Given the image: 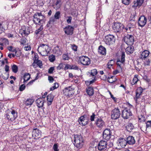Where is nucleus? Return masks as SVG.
<instances>
[{
    "label": "nucleus",
    "instance_id": "nucleus-1",
    "mask_svg": "<svg viewBox=\"0 0 151 151\" xmlns=\"http://www.w3.org/2000/svg\"><path fill=\"white\" fill-rule=\"evenodd\" d=\"M125 61V54L124 52H122L120 58H117L116 60L117 69L114 71L113 73L114 75L122 72V66L124 65Z\"/></svg>",
    "mask_w": 151,
    "mask_h": 151
},
{
    "label": "nucleus",
    "instance_id": "nucleus-2",
    "mask_svg": "<svg viewBox=\"0 0 151 151\" xmlns=\"http://www.w3.org/2000/svg\"><path fill=\"white\" fill-rule=\"evenodd\" d=\"M43 12H36L33 16V21L35 24L40 25L45 22V16L42 13Z\"/></svg>",
    "mask_w": 151,
    "mask_h": 151
},
{
    "label": "nucleus",
    "instance_id": "nucleus-3",
    "mask_svg": "<svg viewBox=\"0 0 151 151\" xmlns=\"http://www.w3.org/2000/svg\"><path fill=\"white\" fill-rule=\"evenodd\" d=\"M150 52L147 50H145L140 54V58L144 61L145 63L147 65H149L151 62V57L149 56Z\"/></svg>",
    "mask_w": 151,
    "mask_h": 151
},
{
    "label": "nucleus",
    "instance_id": "nucleus-4",
    "mask_svg": "<svg viewBox=\"0 0 151 151\" xmlns=\"http://www.w3.org/2000/svg\"><path fill=\"white\" fill-rule=\"evenodd\" d=\"M74 138L75 146L78 148H81L84 144V140L82 137L80 135L76 134L75 135Z\"/></svg>",
    "mask_w": 151,
    "mask_h": 151
},
{
    "label": "nucleus",
    "instance_id": "nucleus-5",
    "mask_svg": "<svg viewBox=\"0 0 151 151\" xmlns=\"http://www.w3.org/2000/svg\"><path fill=\"white\" fill-rule=\"evenodd\" d=\"M48 44H40L37 49L39 53L43 56L47 55V50L48 49Z\"/></svg>",
    "mask_w": 151,
    "mask_h": 151
},
{
    "label": "nucleus",
    "instance_id": "nucleus-6",
    "mask_svg": "<svg viewBox=\"0 0 151 151\" xmlns=\"http://www.w3.org/2000/svg\"><path fill=\"white\" fill-rule=\"evenodd\" d=\"M123 40L127 45H131L133 44L134 38L132 35H127L124 37Z\"/></svg>",
    "mask_w": 151,
    "mask_h": 151
},
{
    "label": "nucleus",
    "instance_id": "nucleus-7",
    "mask_svg": "<svg viewBox=\"0 0 151 151\" xmlns=\"http://www.w3.org/2000/svg\"><path fill=\"white\" fill-rule=\"evenodd\" d=\"M89 120V116L86 114H84L79 118L78 122L80 125L82 126H85L88 123Z\"/></svg>",
    "mask_w": 151,
    "mask_h": 151
},
{
    "label": "nucleus",
    "instance_id": "nucleus-8",
    "mask_svg": "<svg viewBox=\"0 0 151 151\" xmlns=\"http://www.w3.org/2000/svg\"><path fill=\"white\" fill-rule=\"evenodd\" d=\"M124 25L119 22H115L113 26V29L115 32L120 33L122 31Z\"/></svg>",
    "mask_w": 151,
    "mask_h": 151
},
{
    "label": "nucleus",
    "instance_id": "nucleus-9",
    "mask_svg": "<svg viewBox=\"0 0 151 151\" xmlns=\"http://www.w3.org/2000/svg\"><path fill=\"white\" fill-rule=\"evenodd\" d=\"M17 117V113L15 110H13L10 114L6 115V118L9 121L12 122L14 121Z\"/></svg>",
    "mask_w": 151,
    "mask_h": 151
},
{
    "label": "nucleus",
    "instance_id": "nucleus-10",
    "mask_svg": "<svg viewBox=\"0 0 151 151\" xmlns=\"http://www.w3.org/2000/svg\"><path fill=\"white\" fill-rule=\"evenodd\" d=\"M111 118L114 119H116L119 117L121 112L118 108H115L111 112Z\"/></svg>",
    "mask_w": 151,
    "mask_h": 151
},
{
    "label": "nucleus",
    "instance_id": "nucleus-11",
    "mask_svg": "<svg viewBox=\"0 0 151 151\" xmlns=\"http://www.w3.org/2000/svg\"><path fill=\"white\" fill-rule=\"evenodd\" d=\"M111 130L110 129H106L103 132V139L106 141L109 140L111 137Z\"/></svg>",
    "mask_w": 151,
    "mask_h": 151
},
{
    "label": "nucleus",
    "instance_id": "nucleus-12",
    "mask_svg": "<svg viewBox=\"0 0 151 151\" xmlns=\"http://www.w3.org/2000/svg\"><path fill=\"white\" fill-rule=\"evenodd\" d=\"M104 40L106 44L110 45L112 44L114 42L115 39L113 35H109L105 36Z\"/></svg>",
    "mask_w": 151,
    "mask_h": 151
},
{
    "label": "nucleus",
    "instance_id": "nucleus-13",
    "mask_svg": "<svg viewBox=\"0 0 151 151\" xmlns=\"http://www.w3.org/2000/svg\"><path fill=\"white\" fill-rule=\"evenodd\" d=\"M81 63L83 65H88L91 63L90 58L86 56H81L79 57Z\"/></svg>",
    "mask_w": 151,
    "mask_h": 151
},
{
    "label": "nucleus",
    "instance_id": "nucleus-14",
    "mask_svg": "<svg viewBox=\"0 0 151 151\" xmlns=\"http://www.w3.org/2000/svg\"><path fill=\"white\" fill-rule=\"evenodd\" d=\"M132 114L129 109L125 108L122 111V116L124 119H127L132 116Z\"/></svg>",
    "mask_w": 151,
    "mask_h": 151
},
{
    "label": "nucleus",
    "instance_id": "nucleus-15",
    "mask_svg": "<svg viewBox=\"0 0 151 151\" xmlns=\"http://www.w3.org/2000/svg\"><path fill=\"white\" fill-rule=\"evenodd\" d=\"M30 28L28 26H22V29H20L19 33L22 36L27 35L30 33Z\"/></svg>",
    "mask_w": 151,
    "mask_h": 151
},
{
    "label": "nucleus",
    "instance_id": "nucleus-16",
    "mask_svg": "<svg viewBox=\"0 0 151 151\" xmlns=\"http://www.w3.org/2000/svg\"><path fill=\"white\" fill-rule=\"evenodd\" d=\"M63 94L66 96L70 97L74 94V90L70 86L65 88L63 91Z\"/></svg>",
    "mask_w": 151,
    "mask_h": 151
},
{
    "label": "nucleus",
    "instance_id": "nucleus-17",
    "mask_svg": "<svg viewBox=\"0 0 151 151\" xmlns=\"http://www.w3.org/2000/svg\"><path fill=\"white\" fill-rule=\"evenodd\" d=\"M147 18L145 16H141L138 19V26L141 27H143L146 24L147 22Z\"/></svg>",
    "mask_w": 151,
    "mask_h": 151
},
{
    "label": "nucleus",
    "instance_id": "nucleus-18",
    "mask_svg": "<svg viewBox=\"0 0 151 151\" xmlns=\"http://www.w3.org/2000/svg\"><path fill=\"white\" fill-rule=\"evenodd\" d=\"M97 147L99 150H105L107 148V142L105 141H101L99 143Z\"/></svg>",
    "mask_w": 151,
    "mask_h": 151
},
{
    "label": "nucleus",
    "instance_id": "nucleus-19",
    "mask_svg": "<svg viewBox=\"0 0 151 151\" xmlns=\"http://www.w3.org/2000/svg\"><path fill=\"white\" fill-rule=\"evenodd\" d=\"M74 29L73 27L68 25L64 28V30L65 34L68 35H71L73 33Z\"/></svg>",
    "mask_w": 151,
    "mask_h": 151
},
{
    "label": "nucleus",
    "instance_id": "nucleus-20",
    "mask_svg": "<svg viewBox=\"0 0 151 151\" xmlns=\"http://www.w3.org/2000/svg\"><path fill=\"white\" fill-rule=\"evenodd\" d=\"M95 124L98 127L102 128L105 125V122L101 118H97L95 121Z\"/></svg>",
    "mask_w": 151,
    "mask_h": 151
},
{
    "label": "nucleus",
    "instance_id": "nucleus-21",
    "mask_svg": "<svg viewBox=\"0 0 151 151\" xmlns=\"http://www.w3.org/2000/svg\"><path fill=\"white\" fill-rule=\"evenodd\" d=\"M41 135V132L40 130L37 128H35L33 129L32 133L33 137H37V138H39L40 137Z\"/></svg>",
    "mask_w": 151,
    "mask_h": 151
},
{
    "label": "nucleus",
    "instance_id": "nucleus-22",
    "mask_svg": "<svg viewBox=\"0 0 151 151\" xmlns=\"http://www.w3.org/2000/svg\"><path fill=\"white\" fill-rule=\"evenodd\" d=\"M118 146H120L122 148H124L127 144V141L125 139L121 138L118 139L117 142Z\"/></svg>",
    "mask_w": 151,
    "mask_h": 151
},
{
    "label": "nucleus",
    "instance_id": "nucleus-23",
    "mask_svg": "<svg viewBox=\"0 0 151 151\" xmlns=\"http://www.w3.org/2000/svg\"><path fill=\"white\" fill-rule=\"evenodd\" d=\"M126 140L127 144L130 145H133L135 142L134 138L132 136H129L126 138Z\"/></svg>",
    "mask_w": 151,
    "mask_h": 151
},
{
    "label": "nucleus",
    "instance_id": "nucleus-24",
    "mask_svg": "<svg viewBox=\"0 0 151 151\" xmlns=\"http://www.w3.org/2000/svg\"><path fill=\"white\" fill-rule=\"evenodd\" d=\"M142 89L141 87L139 88L136 91V94L134 99L137 101V99L140 98V95L142 93Z\"/></svg>",
    "mask_w": 151,
    "mask_h": 151
},
{
    "label": "nucleus",
    "instance_id": "nucleus-25",
    "mask_svg": "<svg viewBox=\"0 0 151 151\" xmlns=\"http://www.w3.org/2000/svg\"><path fill=\"white\" fill-rule=\"evenodd\" d=\"M56 20L53 17H52L50 19L49 21L48 22V23L47 24V27L52 26V25L56 23Z\"/></svg>",
    "mask_w": 151,
    "mask_h": 151
},
{
    "label": "nucleus",
    "instance_id": "nucleus-26",
    "mask_svg": "<svg viewBox=\"0 0 151 151\" xmlns=\"http://www.w3.org/2000/svg\"><path fill=\"white\" fill-rule=\"evenodd\" d=\"M144 0H135L133 2L134 4L132 5L133 7H136L137 6H140L143 3Z\"/></svg>",
    "mask_w": 151,
    "mask_h": 151
},
{
    "label": "nucleus",
    "instance_id": "nucleus-27",
    "mask_svg": "<svg viewBox=\"0 0 151 151\" xmlns=\"http://www.w3.org/2000/svg\"><path fill=\"white\" fill-rule=\"evenodd\" d=\"M62 5L61 0H56V2L53 5L54 8L56 10L58 9Z\"/></svg>",
    "mask_w": 151,
    "mask_h": 151
},
{
    "label": "nucleus",
    "instance_id": "nucleus-28",
    "mask_svg": "<svg viewBox=\"0 0 151 151\" xmlns=\"http://www.w3.org/2000/svg\"><path fill=\"white\" fill-rule=\"evenodd\" d=\"M99 53L102 55H105L106 53V49L102 45H100L98 49Z\"/></svg>",
    "mask_w": 151,
    "mask_h": 151
},
{
    "label": "nucleus",
    "instance_id": "nucleus-29",
    "mask_svg": "<svg viewBox=\"0 0 151 151\" xmlns=\"http://www.w3.org/2000/svg\"><path fill=\"white\" fill-rule=\"evenodd\" d=\"M36 103L37 106L40 108L43 106L44 101L42 98H38L36 101Z\"/></svg>",
    "mask_w": 151,
    "mask_h": 151
},
{
    "label": "nucleus",
    "instance_id": "nucleus-30",
    "mask_svg": "<svg viewBox=\"0 0 151 151\" xmlns=\"http://www.w3.org/2000/svg\"><path fill=\"white\" fill-rule=\"evenodd\" d=\"M134 47L132 45H129L125 49L126 52L128 54H130L133 53Z\"/></svg>",
    "mask_w": 151,
    "mask_h": 151
},
{
    "label": "nucleus",
    "instance_id": "nucleus-31",
    "mask_svg": "<svg viewBox=\"0 0 151 151\" xmlns=\"http://www.w3.org/2000/svg\"><path fill=\"white\" fill-rule=\"evenodd\" d=\"M54 96L51 94H49L47 96V100L48 101V104L49 105H50L51 104L54 99Z\"/></svg>",
    "mask_w": 151,
    "mask_h": 151
},
{
    "label": "nucleus",
    "instance_id": "nucleus-32",
    "mask_svg": "<svg viewBox=\"0 0 151 151\" xmlns=\"http://www.w3.org/2000/svg\"><path fill=\"white\" fill-rule=\"evenodd\" d=\"M132 28L131 25L129 24L126 27L124 26L122 31H126L127 33H129L131 32V29Z\"/></svg>",
    "mask_w": 151,
    "mask_h": 151
},
{
    "label": "nucleus",
    "instance_id": "nucleus-33",
    "mask_svg": "<svg viewBox=\"0 0 151 151\" xmlns=\"http://www.w3.org/2000/svg\"><path fill=\"white\" fill-rule=\"evenodd\" d=\"M86 91L87 94L89 96L93 95L94 94L93 89L92 87H89L86 88Z\"/></svg>",
    "mask_w": 151,
    "mask_h": 151
},
{
    "label": "nucleus",
    "instance_id": "nucleus-34",
    "mask_svg": "<svg viewBox=\"0 0 151 151\" xmlns=\"http://www.w3.org/2000/svg\"><path fill=\"white\" fill-rule=\"evenodd\" d=\"M34 101V100L32 99H27L24 103L26 106H30L32 104Z\"/></svg>",
    "mask_w": 151,
    "mask_h": 151
},
{
    "label": "nucleus",
    "instance_id": "nucleus-35",
    "mask_svg": "<svg viewBox=\"0 0 151 151\" xmlns=\"http://www.w3.org/2000/svg\"><path fill=\"white\" fill-rule=\"evenodd\" d=\"M126 129L129 132H131L134 128V127L131 123H129L126 126Z\"/></svg>",
    "mask_w": 151,
    "mask_h": 151
},
{
    "label": "nucleus",
    "instance_id": "nucleus-36",
    "mask_svg": "<svg viewBox=\"0 0 151 151\" xmlns=\"http://www.w3.org/2000/svg\"><path fill=\"white\" fill-rule=\"evenodd\" d=\"M24 83H25V82L28 81L30 78V76L29 73H25L24 76Z\"/></svg>",
    "mask_w": 151,
    "mask_h": 151
},
{
    "label": "nucleus",
    "instance_id": "nucleus-37",
    "mask_svg": "<svg viewBox=\"0 0 151 151\" xmlns=\"http://www.w3.org/2000/svg\"><path fill=\"white\" fill-rule=\"evenodd\" d=\"M38 58L37 57H35V60H37L36 63L40 68H42V62L40 60H38Z\"/></svg>",
    "mask_w": 151,
    "mask_h": 151
},
{
    "label": "nucleus",
    "instance_id": "nucleus-38",
    "mask_svg": "<svg viewBox=\"0 0 151 151\" xmlns=\"http://www.w3.org/2000/svg\"><path fill=\"white\" fill-rule=\"evenodd\" d=\"M57 19H58L60 17V12L59 11H57L55 13L54 17Z\"/></svg>",
    "mask_w": 151,
    "mask_h": 151
},
{
    "label": "nucleus",
    "instance_id": "nucleus-39",
    "mask_svg": "<svg viewBox=\"0 0 151 151\" xmlns=\"http://www.w3.org/2000/svg\"><path fill=\"white\" fill-rule=\"evenodd\" d=\"M139 80L137 77V75H135L131 83V84L132 85H134L137 83Z\"/></svg>",
    "mask_w": 151,
    "mask_h": 151
},
{
    "label": "nucleus",
    "instance_id": "nucleus-40",
    "mask_svg": "<svg viewBox=\"0 0 151 151\" xmlns=\"http://www.w3.org/2000/svg\"><path fill=\"white\" fill-rule=\"evenodd\" d=\"M59 86V84L58 83H54L53 86L50 88V91H53L54 89L57 88Z\"/></svg>",
    "mask_w": 151,
    "mask_h": 151
},
{
    "label": "nucleus",
    "instance_id": "nucleus-41",
    "mask_svg": "<svg viewBox=\"0 0 151 151\" xmlns=\"http://www.w3.org/2000/svg\"><path fill=\"white\" fill-rule=\"evenodd\" d=\"M12 71L14 73H16L18 71V67L16 65H14L12 67Z\"/></svg>",
    "mask_w": 151,
    "mask_h": 151
},
{
    "label": "nucleus",
    "instance_id": "nucleus-42",
    "mask_svg": "<svg viewBox=\"0 0 151 151\" xmlns=\"http://www.w3.org/2000/svg\"><path fill=\"white\" fill-rule=\"evenodd\" d=\"M1 40L4 45H8L9 44V41L8 39L5 38H2Z\"/></svg>",
    "mask_w": 151,
    "mask_h": 151
},
{
    "label": "nucleus",
    "instance_id": "nucleus-43",
    "mask_svg": "<svg viewBox=\"0 0 151 151\" xmlns=\"http://www.w3.org/2000/svg\"><path fill=\"white\" fill-rule=\"evenodd\" d=\"M139 122H144L146 119L145 117L142 115H141L138 117Z\"/></svg>",
    "mask_w": 151,
    "mask_h": 151
},
{
    "label": "nucleus",
    "instance_id": "nucleus-44",
    "mask_svg": "<svg viewBox=\"0 0 151 151\" xmlns=\"http://www.w3.org/2000/svg\"><path fill=\"white\" fill-rule=\"evenodd\" d=\"M49 60L51 62H53L55 60V57L54 55H52L49 57Z\"/></svg>",
    "mask_w": 151,
    "mask_h": 151
},
{
    "label": "nucleus",
    "instance_id": "nucleus-45",
    "mask_svg": "<svg viewBox=\"0 0 151 151\" xmlns=\"http://www.w3.org/2000/svg\"><path fill=\"white\" fill-rule=\"evenodd\" d=\"M97 73V70L96 69H94L92 70L91 72V75L92 76H93L96 75Z\"/></svg>",
    "mask_w": 151,
    "mask_h": 151
},
{
    "label": "nucleus",
    "instance_id": "nucleus-46",
    "mask_svg": "<svg viewBox=\"0 0 151 151\" xmlns=\"http://www.w3.org/2000/svg\"><path fill=\"white\" fill-rule=\"evenodd\" d=\"M96 116L94 113H92V115L90 116V120L91 121V122L94 121V119L96 118Z\"/></svg>",
    "mask_w": 151,
    "mask_h": 151
},
{
    "label": "nucleus",
    "instance_id": "nucleus-47",
    "mask_svg": "<svg viewBox=\"0 0 151 151\" xmlns=\"http://www.w3.org/2000/svg\"><path fill=\"white\" fill-rule=\"evenodd\" d=\"M37 4L39 6H43L44 4L42 0H37Z\"/></svg>",
    "mask_w": 151,
    "mask_h": 151
},
{
    "label": "nucleus",
    "instance_id": "nucleus-48",
    "mask_svg": "<svg viewBox=\"0 0 151 151\" xmlns=\"http://www.w3.org/2000/svg\"><path fill=\"white\" fill-rule=\"evenodd\" d=\"M146 124V128H151V120L148 121L145 123Z\"/></svg>",
    "mask_w": 151,
    "mask_h": 151
},
{
    "label": "nucleus",
    "instance_id": "nucleus-49",
    "mask_svg": "<svg viewBox=\"0 0 151 151\" xmlns=\"http://www.w3.org/2000/svg\"><path fill=\"white\" fill-rule=\"evenodd\" d=\"M122 3L126 5H128L131 2L130 0H122Z\"/></svg>",
    "mask_w": 151,
    "mask_h": 151
},
{
    "label": "nucleus",
    "instance_id": "nucleus-50",
    "mask_svg": "<svg viewBox=\"0 0 151 151\" xmlns=\"http://www.w3.org/2000/svg\"><path fill=\"white\" fill-rule=\"evenodd\" d=\"M58 146L57 144H55L54 145L53 147V149L54 151H59V149H58Z\"/></svg>",
    "mask_w": 151,
    "mask_h": 151
},
{
    "label": "nucleus",
    "instance_id": "nucleus-51",
    "mask_svg": "<svg viewBox=\"0 0 151 151\" xmlns=\"http://www.w3.org/2000/svg\"><path fill=\"white\" fill-rule=\"evenodd\" d=\"M63 58L64 60H68L69 58L67 54H64L63 56Z\"/></svg>",
    "mask_w": 151,
    "mask_h": 151
},
{
    "label": "nucleus",
    "instance_id": "nucleus-52",
    "mask_svg": "<svg viewBox=\"0 0 151 151\" xmlns=\"http://www.w3.org/2000/svg\"><path fill=\"white\" fill-rule=\"evenodd\" d=\"M54 70V67H52L48 69V73L49 74H52L53 70Z\"/></svg>",
    "mask_w": 151,
    "mask_h": 151
},
{
    "label": "nucleus",
    "instance_id": "nucleus-53",
    "mask_svg": "<svg viewBox=\"0 0 151 151\" xmlns=\"http://www.w3.org/2000/svg\"><path fill=\"white\" fill-rule=\"evenodd\" d=\"M116 80L115 78L113 80L112 78H109V77L107 79V81L110 83H112L113 82H114Z\"/></svg>",
    "mask_w": 151,
    "mask_h": 151
},
{
    "label": "nucleus",
    "instance_id": "nucleus-54",
    "mask_svg": "<svg viewBox=\"0 0 151 151\" xmlns=\"http://www.w3.org/2000/svg\"><path fill=\"white\" fill-rule=\"evenodd\" d=\"M25 87L24 84H22L20 86L19 90L20 91H22L25 89Z\"/></svg>",
    "mask_w": 151,
    "mask_h": 151
},
{
    "label": "nucleus",
    "instance_id": "nucleus-55",
    "mask_svg": "<svg viewBox=\"0 0 151 151\" xmlns=\"http://www.w3.org/2000/svg\"><path fill=\"white\" fill-rule=\"evenodd\" d=\"M68 19L67 20L66 22L67 23L70 24L71 23L72 18L71 16H68L67 17Z\"/></svg>",
    "mask_w": 151,
    "mask_h": 151
},
{
    "label": "nucleus",
    "instance_id": "nucleus-56",
    "mask_svg": "<svg viewBox=\"0 0 151 151\" xmlns=\"http://www.w3.org/2000/svg\"><path fill=\"white\" fill-rule=\"evenodd\" d=\"M70 69L77 70L78 69V67L76 65H72L70 67Z\"/></svg>",
    "mask_w": 151,
    "mask_h": 151
},
{
    "label": "nucleus",
    "instance_id": "nucleus-57",
    "mask_svg": "<svg viewBox=\"0 0 151 151\" xmlns=\"http://www.w3.org/2000/svg\"><path fill=\"white\" fill-rule=\"evenodd\" d=\"M94 79H92L91 81H87L86 82V84L87 85H90L92 83H93L94 82Z\"/></svg>",
    "mask_w": 151,
    "mask_h": 151
},
{
    "label": "nucleus",
    "instance_id": "nucleus-58",
    "mask_svg": "<svg viewBox=\"0 0 151 151\" xmlns=\"http://www.w3.org/2000/svg\"><path fill=\"white\" fill-rule=\"evenodd\" d=\"M109 93L111 96V98L114 100L115 102H116L117 101V99L114 97L112 95L111 92L109 91Z\"/></svg>",
    "mask_w": 151,
    "mask_h": 151
},
{
    "label": "nucleus",
    "instance_id": "nucleus-59",
    "mask_svg": "<svg viewBox=\"0 0 151 151\" xmlns=\"http://www.w3.org/2000/svg\"><path fill=\"white\" fill-rule=\"evenodd\" d=\"M72 50L75 51L77 50V47L75 45H72Z\"/></svg>",
    "mask_w": 151,
    "mask_h": 151
},
{
    "label": "nucleus",
    "instance_id": "nucleus-60",
    "mask_svg": "<svg viewBox=\"0 0 151 151\" xmlns=\"http://www.w3.org/2000/svg\"><path fill=\"white\" fill-rule=\"evenodd\" d=\"M48 79L50 83H52L54 80L53 78L50 76L48 77Z\"/></svg>",
    "mask_w": 151,
    "mask_h": 151
},
{
    "label": "nucleus",
    "instance_id": "nucleus-61",
    "mask_svg": "<svg viewBox=\"0 0 151 151\" xmlns=\"http://www.w3.org/2000/svg\"><path fill=\"white\" fill-rule=\"evenodd\" d=\"M4 29L2 26V24L0 23V34H1L4 31Z\"/></svg>",
    "mask_w": 151,
    "mask_h": 151
},
{
    "label": "nucleus",
    "instance_id": "nucleus-62",
    "mask_svg": "<svg viewBox=\"0 0 151 151\" xmlns=\"http://www.w3.org/2000/svg\"><path fill=\"white\" fill-rule=\"evenodd\" d=\"M71 14L74 17H77L78 15V13L76 11H73L71 12Z\"/></svg>",
    "mask_w": 151,
    "mask_h": 151
},
{
    "label": "nucleus",
    "instance_id": "nucleus-63",
    "mask_svg": "<svg viewBox=\"0 0 151 151\" xmlns=\"http://www.w3.org/2000/svg\"><path fill=\"white\" fill-rule=\"evenodd\" d=\"M112 61V60H111L108 63V64L107 65V67L109 68H110L113 65L112 64H110V63L111 61Z\"/></svg>",
    "mask_w": 151,
    "mask_h": 151
},
{
    "label": "nucleus",
    "instance_id": "nucleus-64",
    "mask_svg": "<svg viewBox=\"0 0 151 151\" xmlns=\"http://www.w3.org/2000/svg\"><path fill=\"white\" fill-rule=\"evenodd\" d=\"M24 49L26 51H28L31 50V48L30 46H25L24 48Z\"/></svg>",
    "mask_w": 151,
    "mask_h": 151
}]
</instances>
